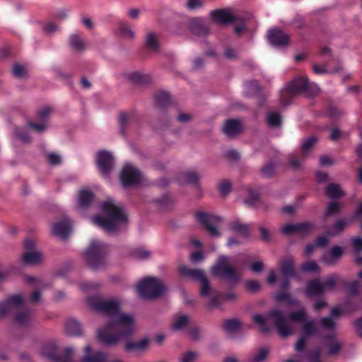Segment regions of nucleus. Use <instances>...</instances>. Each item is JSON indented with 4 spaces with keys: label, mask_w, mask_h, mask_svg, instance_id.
<instances>
[{
    "label": "nucleus",
    "mask_w": 362,
    "mask_h": 362,
    "mask_svg": "<svg viewBox=\"0 0 362 362\" xmlns=\"http://www.w3.org/2000/svg\"><path fill=\"white\" fill-rule=\"evenodd\" d=\"M87 303L92 309L110 316L107 325L98 330V338L103 344H115L132 333L134 329V317L119 311L121 301L119 299L104 300L94 296L88 298Z\"/></svg>",
    "instance_id": "nucleus-1"
},
{
    "label": "nucleus",
    "mask_w": 362,
    "mask_h": 362,
    "mask_svg": "<svg viewBox=\"0 0 362 362\" xmlns=\"http://www.w3.org/2000/svg\"><path fill=\"white\" fill-rule=\"evenodd\" d=\"M306 317L305 308L290 313L288 318L281 310L274 309L267 315H254L252 320L263 332H268L270 330V325H274L278 333L284 337L293 334L295 322L303 323V334L295 346L296 350L300 351L305 346L306 338L316 333L315 321H307Z\"/></svg>",
    "instance_id": "nucleus-2"
},
{
    "label": "nucleus",
    "mask_w": 362,
    "mask_h": 362,
    "mask_svg": "<svg viewBox=\"0 0 362 362\" xmlns=\"http://www.w3.org/2000/svg\"><path fill=\"white\" fill-rule=\"evenodd\" d=\"M101 214L92 218L93 223L108 233L123 228L128 222L127 216L119 203L108 199L100 205Z\"/></svg>",
    "instance_id": "nucleus-3"
},
{
    "label": "nucleus",
    "mask_w": 362,
    "mask_h": 362,
    "mask_svg": "<svg viewBox=\"0 0 362 362\" xmlns=\"http://www.w3.org/2000/svg\"><path fill=\"white\" fill-rule=\"evenodd\" d=\"M7 313L13 314L14 322L19 325H26L30 320V314L25 308V301L18 294L0 302V316Z\"/></svg>",
    "instance_id": "nucleus-4"
},
{
    "label": "nucleus",
    "mask_w": 362,
    "mask_h": 362,
    "mask_svg": "<svg viewBox=\"0 0 362 362\" xmlns=\"http://www.w3.org/2000/svg\"><path fill=\"white\" fill-rule=\"evenodd\" d=\"M107 252V246L97 240H92L89 247L84 252V258L88 266L98 269L106 264L105 256Z\"/></svg>",
    "instance_id": "nucleus-5"
},
{
    "label": "nucleus",
    "mask_w": 362,
    "mask_h": 362,
    "mask_svg": "<svg viewBox=\"0 0 362 362\" xmlns=\"http://www.w3.org/2000/svg\"><path fill=\"white\" fill-rule=\"evenodd\" d=\"M136 289L140 296L144 298H154L162 295L166 287L158 279L148 276L137 283Z\"/></svg>",
    "instance_id": "nucleus-6"
},
{
    "label": "nucleus",
    "mask_w": 362,
    "mask_h": 362,
    "mask_svg": "<svg viewBox=\"0 0 362 362\" xmlns=\"http://www.w3.org/2000/svg\"><path fill=\"white\" fill-rule=\"evenodd\" d=\"M319 91L318 86L315 83H310L305 76L295 78L288 83L282 92V97L293 96L303 93L312 96Z\"/></svg>",
    "instance_id": "nucleus-7"
},
{
    "label": "nucleus",
    "mask_w": 362,
    "mask_h": 362,
    "mask_svg": "<svg viewBox=\"0 0 362 362\" xmlns=\"http://www.w3.org/2000/svg\"><path fill=\"white\" fill-rule=\"evenodd\" d=\"M72 353L73 349L67 347L64 354H62L55 341H49L43 344L40 350V355L52 362H72Z\"/></svg>",
    "instance_id": "nucleus-8"
},
{
    "label": "nucleus",
    "mask_w": 362,
    "mask_h": 362,
    "mask_svg": "<svg viewBox=\"0 0 362 362\" xmlns=\"http://www.w3.org/2000/svg\"><path fill=\"white\" fill-rule=\"evenodd\" d=\"M211 272L214 275L230 281H236L240 278L237 272L231 267L229 258L226 256H221L218 258Z\"/></svg>",
    "instance_id": "nucleus-9"
},
{
    "label": "nucleus",
    "mask_w": 362,
    "mask_h": 362,
    "mask_svg": "<svg viewBox=\"0 0 362 362\" xmlns=\"http://www.w3.org/2000/svg\"><path fill=\"white\" fill-rule=\"evenodd\" d=\"M179 273L183 276L199 281L201 284L200 292L202 296H207L211 291V287L204 272L201 269H190L185 265L179 267Z\"/></svg>",
    "instance_id": "nucleus-10"
},
{
    "label": "nucleus",
    "mask_w": 362,
    "mask_h": 362,
    "mask_svg": "<svg viewBox=\"0 0 362 362\" xmlns=\"http://www.w3.org/2000/svg\"><path fill=\"white\" fill-rule=\"evenodd\" d=\"M120 180L124 187L134 186L143 181L141 173L133 165L126 163L120 173Z\"/></svg>",
    "instance_id": "nucleus-11"
},
{
    "label": "nucleus",
    "mask_w": 362,
    "mask_h": 362,
    "mask_svg": "<svg viewBox=\"0 0 362 362\" xmlns=\"http://www.w3.org/2000/svg\"><path fill=\"white\" fill-rule=\"evenodd\" d=\"M25 251L21 255L22 261L29 265H36L42 262L44 255L35 247V242L33 240H25L24 242Z\"/></svg>",
    "instance_id": "nucleus-12"
},
{
    "label": "nucleus",
    "mask_w": 362,
    "mask_h": 362,
    "mask_svg": "<svg viewBox=\"0 0 362 362\" xmlns=\"http://www.w3.org/2000/svg\"><path fill=\"white\" fill-rule=\"evenodd\" d=\"M197 218L199 223L204 225L211 235L215 237L220 235L218 228L222 222L221 217L214 214L199 212L197 214Z\"/></svg>",
    "instance_id": "nucleus-13"
},
{
    "label": "nucleus",
    "mask_w": 362,
    "mask_h": 362,
    "mask_svg": "<svg viewBox=\"0 0 362 362\" xmlns=\"http://www.w3.org/2000/svg\"><path fill=\"white\" fill-rule=\"evenodd\" d=\"M337 277L334 276H329L324 285L319 280L311 281L308 284L305 291L306 295L315 296L320 294L324 289L332 290L335 285Z\"/></svg>",
    "instance_id": "nucleus-14"
},
{
    "label": "nucleus",
    "mask_w": 362,
    "mask_h": 362,
    "mask_svg": "<svg viewBox=\"0 0 362 362\" xmlns=\"http://www.w3.org/2000/svg\"><path fill=\"white\" fill-rule=\"evenodd\" d=\"M96 164L100 171L105 175H107L114 166V158L107 151H100L96 153Z\"/></svg>",
    "instance_id": "nucleus-15"
},
{
    "label": "nucleus",
    "mask_w": 362,
    "mask_h": 362,
    "mask_svg": "<svg viewBox=\"0 0 362 362\" xmlns=\"http://www.w3.org/2000/svg\"><path fill=\"white\" fill-rule=\"evenodd\" d=\"M90 346L86 347L83 362H122L121 360L110 357L103 352L98 351L90 354Z\"/></svg>",
    "instance_id": "nucleus-16"
},
{
    "label": "nucleus",
    "mask_w": 362,
    "mask_h": 362,
    "mask_svg": "<svg viewBox=\"0 0 362 362\" xmlns=\"http://www.w3.org/2000/svg\"><path fill=\"white\" fill-rule=\"evenodd\" d=\"M210 15L218 24L226 25L235 21L236 16L228 9H218L212 11Z\"/></svg>",
    "instance_id": "nucleus-17"
},
{
    "label": "nucleus",
    "mask_w": 362,
    "mask_h": 362,
    "mask_svg": "<svg viewBox=\"0 0 362 362\" xmlns=\"http://www.w3.org/2000/svg\"><path fill=\"white\" fill-rule=\"evenodd\" d=\"M269 42L278 47H283L289 42V37L277 28L271 29L268 33Z\"/></svg>",
    "instance_id": "nucleus-18"
},
{
    "label": "nucleus",
    "mask_w": 362,
    "mask_h": 362,
    "mask_svg": "<svg viewBox=\"0 0 362 362\" xmlns=\"http://www.w3.org/2000/svg\"><path fill=\"white\" fill-rule=\"evenodd\" d=\"M52 233L61 239L66 238L71 232V225L68 218L56 222L52 226Z\"/></svg>",
    "instance_id": "nucleus-19"
},
{
    "label": "nucleus",
    "mask_w": 362,
    "mask_h": 362,
    "mask_svg": "<svg viewBox=\"0 0 362 362\" xmlns=\"http://www.w3.org/2000/svg\"><path fill=\"white\" fill-rule=\"evenodd\" d=\"M313 226L308 223L300 224H287L282 228V232L288 235L291 233L301 234L311 230Z\"/></svg>",
    "instance_id": "nucleus-20"
},
{
    "label": "nucleus",
    "mask_w": 362,
    "mask_h": 362,
    "mask_svg": "<svg viewBox=\"0 0 362 362\" xmlns=\"http://www.w3.org/2000/svg\"><path fill=\"white\" fill-rule=\"evenodd\" d=\"M117 33L119 37L128 41H133L136 38V32L124 21L118 24Z\"/></svg>",
    "instance_id": "nucleus-21"
},
{
    "label": "nucleus",
    "mask_w": 362,
    "mask_h": 362,
    "mask_svg": "<svg viewBox=\"0 0 362 362\" xmlns=\"http://www.w3.org/2000/svg\"><path fill=\"white\" fill-rule=\"evenodd\" d=\"M280 265L282 275L286 279V281L281 285V288H284L288 285V279L294 275L293 261L291 258H288L281 262Z\"/></svg>",
    "instance_id": "nucleus-22"
},
{
    "label": "nucleus",
    "mask_w": 362,
    "mask_h": 362,
    "mask_svg": "<svg viewBox=\"0 0 362 362\" xmlns=\"http://www.w3.org/2000/svg\"><path fill=\"white\" fill-rule=\"evenodd\" d=\"M187 26L195 34L200 35L208 33L207 28L203 25V19L194 18L188 21Z\"/></svg>",
    "instance_id": "nucleus-23"
},
{
    "label": "nucleus",
    "mask_w": 362,
    "mask_h": 362,
    "mask_svg": "<svg viewBox=\"0 0 362 362\" xmlns=\"http://www.w3.org/2000/svg\"><path fill=\"white\" fill-rule=\"evenodd\" d=\"M93 200V193L88 189H81L78 192L77 207L83 209L87 207Z\"/></svg>",
    "instance_id": "nucleus-24"
},
{
    "label": "nucleus",
    "mask_w": 362,
    "mask_h": 362,
    "mask_svg": "<svg viewBox=\"0 0 362 362\" xmlns=\"http://www.w3.org/2000/svg\"><path fill=\"white\" fill-rule=\"evenodd\" d=\"M242 130V124L239 120L230 119L228 120L224 127L223 132L228 136H233L240 132Z\"/></svg>",
    "instance_id": "nucleus-25"
},
{
    "label": "nucleus",
    "mask_w": 362,
    "mask_h": 362,
    "mask_svg": "<svg viewBox=\"0 0 362 362\" xmlns=\"http://www.w3.org/2000/svg\"><path fill=\"white\" fill-rule=\"evenodd\" d=\"M341 310L338 308H333L331 310V316L324 317L321 320V325L325 329H332L334 327L335 324L334 322V318L337 317L341 314Z\"/></svg>",
    "instance_id": "nucleus-26"
},
{
    "label": "nucleus",
    "mask_w": 362,
    "mask_h": 362,
    "mask_svg": "<svg viewBox=\"0 0 362 362\" xmlns=\"http://www.w3.org/2000/svg\"><path fill=\"white\" fill-rule=\"evenodd\" d=\"M325 345L329 355L337 354L341 348V342L334 336L327 337L325 340Z\"/></svg>",
    "instance_id": "nucleus-27"
},
{
    "label": "nucleus",
    "mask_w": 362,
    "mask_h": 362,
    "mask_svg": "<svg viewBox=\"0 0 362 362\" xmlns=\"http://www.w3.org/2000/svg\"><path fill=\"white\" fill-rule=\"evenodd\" d=\"M189 322V317L183 314H179L173 317L171 327L175 331L183 329Z\"/></svg>",
    "instance_id": "nucleus-28"
},
{
    "label": "nucleus",
    "mask_w": 362,
    "mask_h": 362,
    "mask_svg": "<svg viewBox=\"0 0 362 362\" xmlns=\"http://www.w3.org/2000/svg\"><path fill=\"white\" fill-rule=\"evenodd\" d=\"M70 46L76 52H81L86 48V42L83 39L77 34H74L70 37Z\"/></svg>",
    "instance_id": "nucleus-29"
},
{
    "label": "nucleus",
    "mask_w": 362,
    "mask_h": 362,
    "mask_svg": "<svg viewBox=\"0 0 362 362\" xmlns=\"http://www.w3.org/2000/svg\"><path fill=\"white\" fill-rule=\"evenodd\" d=\"M343 254V250L339 246L333 247L329 255H325L323 257L325 262L328 264L334 263Z\"/></svg>",
    "instance_id": "nucleus-30"
},
{
    "label": "nucleus",
    "mask_w": 362,
    "mask_h": 362,
    "mask_svg": "<svg viewBox=\"0 0 362 362\" xmlns=\"http://www.w3.org/2000/svg\"><path fill=\"white\" fill-rule=\"evenodd\" d=\"M148 345V339L146 337L142 338L138 341H130L126 344V349L128 351H142Z\"/></svg>",
    "instance_id": "nucleus-31"
},
{
    "label": "nucleus",
    "mask_w": 362,
    "mask_h": 362,
    "mask_svg": "<svg viewBox=\"0 0 362 362\" xmlns=\"http://www.w3.org/2000/svg\"><path fill=\"white\" fill-rule=\"evenodd\" d=\"M158 36L153 32H148L145 37V46L149 49L156 51L158 48Z\"/></svg>",
    "instance_id": "nucleus-32"
},
{
    "label": "nucleus",
    "mask_w": 362,
    "mask_h": 362,
    "mask_svg": "<svg viewBox=\"0 0 362 362\" xmlns=\"http://www.w3.org/2000/svg\"><path fill=\"white\" fill-rule=\"evenodd\" d=\"M151 252L144 247H137L132 250L131 256L137 260H145L151 257Z\"/></svg>",
    "instance_id": "nucleus-33"
},
{
    "label": "nucleus",
    "mask_w": 362,
    "mask_h": 362,
    "mask_svg": "<svg viewBox=\"0 0 362 362\" xmlns=\"http://www.w3.org/2000/svg\"><path fill=\"white\" fill-rule=\"evenodd\" d=\"M66 331L71 335H78L81 332V327L79 322L76 320H69L66 323Z\"/></svg>",
    "instance_id": "nucleus-34"
},
{
    "label": "nucleus",
    "mask_w": 362,
    "mask_h": 362,
    "mask_svg": "<svg viewBox=\"0 0 362 362\" xmlns=\"http://www.w3.org/2000/svg\"><path fill=\"white\" fill-rule=\"evenodd\" d=\"M325 193L330 199L339 198L344 194L339 186L333 183L327 187Z\"/></svg>",
    "instance_id": "nucleus-35"
},
{
    "label": "nucleus",
    "mask_w": 362,
    "mask_h": 362,
    "mask_svg": "<svg viewBox=\"0 0 362 362\" xmlns=\"http://www.w3.org/2000/svg\"><path fill=\"white\" fill-rule=\"evenodd\" d=\"M223 328L226 332L233 333L239 330L240 328V323L238 320H229L224 322Z\"/></svg>",
    "instance_id": "nucleus-36"
},
{
    "label": "nucleus",
    "mask_w": 362,
    "mask_h": 362,
    "mask_svg": "<svg viewBox=\"0 0 362 362\" xmlns=\"http://www.w3.org/2000/svg\"><path fill=\"white\" fill-rule=\"evenodd\" d=\"M315 142L316 138L314 136L309 137L303 142L301 151L303 157L310 153Z\"/></svg>",
    "instance_id": "nucleus-37"
},
{
    "label": "nucleus",
    "mask_w": 362,
    "mask_h": 362,
    "mask_svg": "<svg viewBox=\"0 0 362 362\" xmlns=\"http://www.w3.org/2000/svg\"><path fill=\"white\" fill-rule=\"evenodd\" d=\"M232 228L237 235L243 238H245L248 234L249 230L246 225L240 223H234L232 225Z\"/></svg>",
    "instance_id": "nucleus-38"
},
{
    "label": "nucleus",
    "mask_w": 362,
    "mask_h": 362,
    "mask_svg": "<svg viewBox=\"0 0 362 362\" xmlns=\"http://www.w3.org/2000/svg\"><path fill=\"white\" fill-rule=\"evenodd\" d=\"M275 298L277 302H286L288 305L295 304L297 302L288 293H279L276 295Z\"/></svg>",
    "instance_id": "nucleus-39"
},
{
    "label": "nucleus",
    "mask_w": 362,
    "mask_h": 362,
    "mask_svg": "<svg viewBox=\"0 0 362 362\" xmlns=\"http://www.w3.org/2000/svg\"><path fill=\"white\" fill-rule=\"evenodd\" d=\"M319 269L317 263L313 261L306 262L300 267V270L304 272H317Z\"/></svg>",
    "instance_id": "nucleus-40"
},
{
    "label": "nucleus",
    "mask_w": 362,
    "mask_h": 362,
    "mask_svg": "<svg viewBox=\"0 0 362 362\" xmlns=\"http://www.w3.org/2000/svg\"><path fill=\"white\" fill-rule=\"evenodd\" d=\"M268 354V349L262 348L253 356L251 358V362H263L267 358Z\"/></svg>",
    "instance_id": "nucleus-41"
},
{
    "label": "nucleus",
    "mask_w": 362,
    "mask_h": 362,
    "mask_svg": "<svg viewBox=\"0 0 362 362\" xmlns=\"http://www.w3.org/2000/svg\"><path fill=\"white\" fill-rule=\"evenodd\" d=\"M267 122L269 126L278 127L281 123L280 115L276 112H271L268 115Z\"/></svg>",
    "instance_id": "nucleus-42"
},
{
    "label": "nucleus",
    "mask_w": 362,
    "mask_h": 362,
    "mask_svg": "<svg viewBox=\"0 0 362 362\" xmlns=\"http://www.w3.org/2000/svg\"><path fill=\"white\" fill-rule=\"evenodd\" d=\"M156 100L158 105L162 107L170 101V97L167 92H160L156 95Z\"/></svg>",
    "instance_id": "nucleus-43"
},
{
    "label": "nucleus",
    "mask_w": 362,
    "mask_h": 362,
    "mask_svg": "<svg viewBox=\"0 0 362 362\" xmlns=\"http://www.w3.org/2000/svg\"><path fill=\"white\" fill-rule=\"evenodd\" d=\"M218 189L222 195H226L231 189V182L228 180H223L218 184Z\"/></svg>",
    "instance_id": "nucleus-44"
},
{
    "label": "nucleus",
    "mask_w": 362,
    "mask_h": 362,
    "mask_svg": "<svg viewBox=\"0 0 362 362\" xmlns=\"http://www.w3.org/2000/svg\"><path fill=\"white\" fill-rule=\"evenodd\" d=\"M129 79L134 83H142L146 81V76L141 72L135 71L128 75Z\"/></svg>",
    "instance_id": "nucleus-45"
},
{
    "label": "nucleus",
    "mask_w": 362,
    "mask_h": 362,
    "mask_svg": "<svg viewBox=\"0 0 362 362\" xmlns=\"http://www.w3.org/2000/svg\"><path fill=\"white\" fill-rule=\"evenodd\" d=\"M14 75L18 77L23 78L27 75V69L21 64H16L13 69Z\"/></svg>",
    "instance_id": "nucleus-46"
},
{
    "label": "nucleus",
    "mask_w": 362,
    "mask_h": 362,
    "mask_svg": "<svg viewBox=\"0 0 362 362\" xmlns=\"http://www.w3.org/2000/svg\"><path fill=\"white\" fill-rule=\"evenodd\" d=\"M47 160L52 165H57L62 163V157L56 153H49L47 155Z\"/></svg>",
    "instance_id": "nucleus-47"
},
{
    "label": "nucleus",
    "mask_w": 362,
    "mask_h": 362,
    "mask_svg": "<svg viewBox=\"0 0 362 362\" xmlns=\"http://www.w3.org/2000/svg\"><path fill=\"white\" fill-rule=\"evenodd\" d=\"M204 6V0H187L186 7L189 10H196Z\"/></svg>",
    "instance_id": "nucleus-48"
},
{
    "label": "nucleus",
    "mask_w": 362,
    "mask_h": 362,
    "mask_svg": "<svg viewBox=\"0 0 362 362\" xmlns=\"http://www.w3.org/2000/svg\"><path fill=\"white\" fill-rule=\"evenodd\" d=\"M182 177L186 182L189 183H196L198 180L197 175L192 171H188L182 173Z\"/></svg>",
    "instance_id": "nucleus-49"
},
{
    "label": "nucleus",
    "mask_w": 362,
    "mask_h": 362,
    "mask_svg": "<svg viewBox=\"0 0 362 362\" xmlns=\"http://www.w3.org/2000/svg\"><path fill=\"white\" fill-rule=\"evenodd\" d=\"M197 358V354L193 351H188L180 358V362H194Z\"/></svg>",
    "instance_id": "nucleus-50"
},
{
    "label": "nucleus",
    "mask_w": 362,
    "mask_h": 362,
    "mask_svg": "<svg viewBox=\"0 0 362 362\" xmlns=\"http://www.w3.org/2000/svg\"><path fill=\"white\" fill-rule=\"evenodd\" d=\"M346 223L344 221H339L334 225L333 230L328 232L327 234L330 236L337 235V233L342 231L345 227Z\"/></svg>",
    "instance_id": "nucleus-51"
},
{
    "label": "nucleus",
    "mask_w": 362,
    "mask_h": 362,
    "mask_svg": "<svg viewBox=\"0 0 362 362\" xmlns=\"http://www.w3.org/2000/svg\"><path fill=\"white\" fill-rule=\"evenodd\" d=\"M16 137L22 142H27L29 141V137L28 136L27 132L24 130L21 129H16Z\"/></svg>",
    "instance_id": "nucleus-52"
},
{
    "label": "nucleus",
    "mask_w": 362,
    "mask_h": 362,
    "mask_svg": "<svg viewBox=\"0 0 362 362\" xmlns=\"http://www.w3.org/2000/svg\"><path fill=\"white\" fill-rule=\"evenodd\" d=\"M28 126L30 128L33 129V130H35L37 132H42L47 127V126L45 123L38 124V123L30 122L28 124Z\"/></svg>",
    "instance_id": "nucleus-53"
},
{
    "label": "nucleus",
    "mask_w": 362,
    "mask_h": 362,
    "mask_svg": "<svg viewBox=\"0 0 362 362\" xmlns=\"http://www.w3.org/2000/svg\"><path fill=\"white\" fill-rule=\"evenodd\" d=\"M340 209V206L337 202L330 203L326 211L327 215H332L337 212Z\"/></svg>",
    "instance_id": "nucleus-54"
},
{
    "label": "nucleus",
    "mask_w": 362,
    "mask_h": 362,
    "mask_svg": "<svg viewBox=\"0 0 362 362\" xmlns=\"http://www.w3.org/2000/svg\"><path fill=\"white\" fill-rule=\"evenodd\" d=\"M44 31L47 34H52L58 30V27L52 22L45 24L43 27Z\"/></svg>",
    "instance_id": "nucleus-55"
},
{
    "label": "nucleus",
    "mask_w": 362,
    "mask_h": 362,
    "mask_svg": "<svg viewBox=\"0 0 362 362\" xmlns=\"http://www.w3.org/2000/svg\"><path fill=\"white\" fill-rule=\"evenodd\" d=\"M245 90L250 94L252 93V91H255L258 90V83L256 81H250L245 83Z\"/></svg>",
    "instance_id": "nucleus-56"
},
{
    "label": "nucleus",
    "mask_w": 362,
    "mask_h": 362,
    "mask_svg": "<svg viewBox=\"0 0 362 362\" xmlns=\"http://www.w3.org/2000/svg\"><path fill=\"white\" fill-rule=\"evenodd\" d=\"M132 117L127 113H121L119 117V121L122 126L128 124L132 120Z\"/></svg>",
    "instance_id": "nucleus-57"
},
{
    "label": "nucleus",
    "mask_w": 362,
    "mask_h": 362,
    "mask_svg": "<svg viewBox=\"0 0 362 362\" xmlns=\"http://www.w3.org/2000/svg\"><path fill=\"white\" fill-rule=\"evenodd\" d=\"M246 286H247V288L250 291H252V292H255V291H257V290L259 289L260 288V285H259V283L258 281H248L247 284H246Z\"/></svg>",
    "instance_id": "nucleus-58"
},
{
    "label": "nucleus",
    "mask_w": 362,
    "mask_h": 362,
    "mask_svg": "<svg viewBox=\"0 0 362 362\" xmlns=\"http://www.w3.org/2000/svg\"><path fill=\"white\" fill-rule=\"evenodd\" d=\"M51 112V109L49 107L42 108L37 113V116L40 119H45Z\"/></svg>",
    "instance_id": "nucleus-59"
},
{
    "label": "nucleus",
    "mask_w": 362,
    "mask_h": 362,
    "mask_svg": "<svg viewBox=\"0 0 362 362\" xmlns=\"http://www.w3.org/2000/svg\"><path fill=\"white\" fill-rule=\"evenodd\" d=\"M98 285L93 283H84L81 285V289L85 291H94L97 289Z\"/></svg>",
    "instance_id": "nucleus-60"
},
{
    "label": "nucleus",
    "mask_w": 362,
    "mask_h": 362,
    "mask_svg": "<svg viewBox=\"0 0 362 362\" xmlns=\"http://www.w3.org/2000/svg\"><path fill=\"white\" fill-rule=\"evenodd\" d=\"M250 269L254 272H259L262 270L263 264L262 262L259 261L255 262L251 264Z\"/></svg>",
    "instance_id": "nucleus-61"
},
{
    "label": "nucleus",
    "mask_w": 362,
    "mask_h": 362,
    "mask_svg": "<svg viewBox=\"0 0 362 362\" xmlns=\"http://www.w3.org/2000/svg\"><path fill=\"white\" fill-rule=\"evenodd\" d=\"M203 259V255L200 251L195 252L191 254L190 259L192 262L197 263Z\"/></svg>",
    "instance_id": "nucleus-62"
},
{
    "label": "nucleus",
    "mask_w": 362,
    "mask_h": 362,
    "mask_svg": "<svg viewBox=\"0 0 362 362\" xmlns=\"http://www.w3.org/2000/svg\"><path fill=\"white\" fill-rule=\"evenodd\" d=\"M81 22L83 24V25L89 30H92L94 27L93 22L89 18H83L81 19Z\"/></svg>",
    "instance_id": "nucleus-63"
},
{
    "label": "nucleus",
    "mask_w": 362,
    "mask_h": 362,
    "mask_svg": "<svg viewBox=\"0 0 362 362\" xmlns=\"http://www.w3.org/2000/svg\"><path fill=\"white\" fill-rule=\"evenodd\" d=\"M352 242L356 250H362V238H355L352 240Z\"/></svg>",
    "instance_id": "nucleus-64"
}]
</instances>
